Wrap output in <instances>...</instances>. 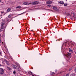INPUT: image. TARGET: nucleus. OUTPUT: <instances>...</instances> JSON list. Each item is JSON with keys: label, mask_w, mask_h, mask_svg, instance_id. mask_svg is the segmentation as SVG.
<instances>
[{"label": "nucleus", "mask_w": 76, "mask_h": 76, "mask_svg": "<svg viewBox=\"0 0 76 76\" xmlns=\"http://www.w3.org/2000/svg\"><path fill=\"white\" fill-rule=\"evenodd\" d=\"M70 76H76V74L75 73H73L71 74L70 75Z\"/></svg>", "instance_id": "15"}, {"label": "nucleus", "mask_w": 76, "mask_h": 76, "mask_svg": "<svg viewBox=\"0 0 76 76\" xmlns=\"http://www.w3.org/2000/svg\"><path fill=\"white\" fill-rule=\"evenodd\" d=\"M70 19H71V20H72V18H71Z\"/></svg>", "instance_id": "31"}, {"label": "nucleus", "mask_w": 76, "mask_h": 76, "mask_svg": "<svg viewBox=\"0 0 76 76\" xmlns=\"http://www.w3.org/2000/svg\"><path fill=\"white\" fill-rule=\"evenodd\" d=\"M52 75H54V72H52Z\"/></svg>", "instance_id": "26"}, {"label": "nucleus", "mask_w": 76, "mask_h": 76, "mask_svg": "<svg viewBox=\"0 0 76 76\" xmlns=\"http://www.w3.org/2000/svg\"><path fill=\"white\" fill-rule=\"evenodd\" d=\"M16 9H21V6H17L16 7Z\"/></svg>", "instance_id": "12"}, {"label": "nucleus", "mask_w": 76, "mask_h": 76, "mask_svg": "<svg viewBox=\"0 0 76 76\" xmlns=\"http://www.w3.org/2000/svg\"><path fill=\"white\" fill-rule=\"evenodd\" d=\"M1 13H4V12H1Z\"/></svg>", "instance_id": "29"}, {"label": "nucleus", "mask_w": 76, "mask_h": 76, "mask_svg": "<svg viewBox=\"0 0 76 76\" xmlns=\"http://www.w3.org/2000/svg\"><path fill=\"white\" fill-rule=\"evenodd\" d=\"M72 70V68H71L69 69V71H71V70Z\"/></svg>", "instance_id": "20"}, {"label": "nucleus", "mask_w": 76, "mask_h": 76, "mask_svg": "<svg viewBox=\"0 0 76 76\" xmlns=\"http://www.w3.org/2000/svg\"><path fill=\"white\" fill-rule=\"evenodd\" d=\"M33 4L34 5H35V4H37L38 3H39L37 1H35L33 2Z\"/></svg>", "instance_id": "7"}, {"label": "nucleus", "mask_w": 76, "mask_h": 76, "mask_svg": "<svg viewBox=\"0 0 76 76\" xmlns=\"http://www.w3.org/2000/svg\"><path fill=\"white\" fill-rule=\"evenodd\" d=\"M53 9L56 10V11H58V9H57V7L56 6H53Z\"/></svg>", "instance_id": "4"}, {"label": "nucleus", "mask_w": 76, "mask_h": 76, "mask_svg": "<svg viewBox=\"0 0 76 76\" xmlns=\"http://www.w3.org/2000/svg\"><path fill=\"white\" fill-rule=\"evenodd\" d=\"M13 73L14 74H15V73H16V72L15 71H14L13 72Z\"/></svg>", "instance_id": "25"}, {"label": "nucleus", "mask_w": 76, "mask_h": 76, "mask_svg": "<svg viewBox=\"0 0 76 76\" xmlns=\"http://www.w3.org/2000/svg\"><path fill=\"white\" fill-rule=\"evenodd\" d=\"M28 74H30V75H32V76H34V75L33 74L32 72H31V71H30L29 72H28Z\"/></svg>", "instance_id": "6"}, {"label": "nucleus", "mask_w": 76, "mask_h": 76, "mask_svg": "<svg viewBox=\"0 0 76 76\" xmlns=\"http://www.w3.org/2000/svg\"><path fill=\"white\" fill-rule=\"evenodd\" d=\"M4 73V70L2 68H0V74L2 75Z\"/></svg>", "instance_id": "2"}, {"label": "nucleus", "mask_w": 76, "mask_h": 76, "mask_svg": "<svg viewBox=\"0 0 76 76\" xmlns=\"http://www.w3.org/2000/svg\"><path fill=\"white\" fill-rule=\"evenodd\" d=\"M69 73H68L66 75V76H69Z\"/></svg>", "instance_id": "23"}, {"label": "nucleus", "mask_w": 76, "mask_h": 76, "mask_svg": "<svg viewBox=\"0 0 76 76\" xmlns=\"http://www.w3.org/2000/svg\"><path fill=\"white\" fill-rule=\"evenodd\" d=\"M48 6H49V7H51V5H47Z\"/></svg>", "instance_id": "24"}, {"label": "nucleus", "mask_w": 76, "mask_h": 76, "mask_svg": "<svg viewBox=\"0 0 76 76\" xmlns=\"http://www.w3.org/2000/svg\"><path fill=\"white\" fill-rule=\"evenodd\" d=\"M68 56H70L71 55V53H68Z\"/></svg>", "instance_id": "21"}, {"label": "nucleus", "mask_w": 76, "mask_h": 76, "mask_svg": "<svg viewBox=\"0 0 76 76\" xmlns=\"http://www.w3.org/2000/svg\"><path fill=\"white\" fill-rule=\"evenodd\" d=\"M6 63L7 64H8V65H9L10 64V63H9V62L7 61H6Z\"/></svg>", "instance_id": "17"}, {"label": "nucleus", "mask_w": 76, "mask_h": 76, "mask_svg": "<svg viewBox=\"0 0 76 76\" xmlns=\"http://www.w3.org/2000/svg\"><path fill=\"white\" fill-rule=\"evenodd\" d=\"M3 30V27H1V28L0 29V31L2 32Z\"/></svg>", "instance_id": "16"}, {"label": "nucleus", "mask_w": 76, "mask_h": 76, "mask_svg": "<svg viewBox=\"0 0 76 76\" xmlns=\"http://www.w3.org/2000/svg\"><path fill=\"white\" fill-rule=\"evenodd\" d=\"M11 16H12V14L10 15L8 17V19H9Z\"/></svg>", "instance_id": "14"}, {"label": "nucleus", "mask_w": 76, "mask_h": 76, "mask_svg": "<svg viewBox=\"0 0 76 76\" xmlns=\"http://www.w3.org/2000/svg\"><path fill=\"white\" fill-rule=\"evenodd\" d=\"M55 71V72H57V69H56Z\"/></svg>", "instance_id": "28"}, {"label": "nucleus", "mask_w": 76, "mask_h": 76, "mask_svg": "<svg viewBox=\"0 0 76 76\" xmlns=\"http://www.w3.org/2000/svg\"><path fill=\"white\" fill-rule=\"evenodd\" d=\"M11 10H12V8H8L7 10V12H9L11 11Z\"/></svg>", "instance_id": "5"}, {"label": "nucleus", "mask_w": 76, "mask_h": 76, "mask_svg": "<svg viewBox=\"0 0 76 76\" xmlns=\"http://www.w3.org/2000/svg\"><path fill=\"white\" fill-rule=\"evenodd\" d=\"M13 67L15 69H17V71H18V72H20V70L18 69H19V67L18 66L14 65L13 66Z\"/></svg>", "instance_id": "1"}, {"label": "nucleus", "mask_w": 76, "mask_h": 76, "mask_svg": "<svg viewBox=\"0 0 76 76\" xmlns=\"http://www.w3.org/2000/svg\"><path fill=\"white\" fill-rule=\"evenodd\" d=\"M72 16L73 17V18H76L75 15V14H74V13H72Z\"/></svg>", "instance_id": "11"}, {"label": "nucleus", "mask_w": 76, "mask_h": 76, "mask_svg": "<svg viewBox=\"0 0 76 76\" xmlns=\"http://www.w3.org/2000/svg\"><path fill=\"white\" fill-rule=\"evenodd\" d=\"M46 3L47 4H51L52 3V1H49L47 2Z\"/></svg>", "instance_id": "10"}, {"label": "nucleus", "mask_w": 76, "mask_h": 76, "mask_svg": "<svg viewBox=\"0 0 76 76\" xmlns=\"http://www.w3.org/2000/svg\"><path fill=\"white\" fill-rule=\"evenodd\" d=\"M65 15H66V16H69L70 15V14H69V13H65Z\"/></svg>", "instance_id": "13"}, {"label": "nucleus", "mask_w": 76, "mask_h": 76, "mask_svg": "<svg viewBox=\"0 0 76 76\" xmlns=\"http://www.w3.org/2000/svg\"><path fill=\"white\" fill-rule=\"evenodd\" d=\"M31 3H28V2H24L23 3V4L24 5H29V4H30Z\"/></svg>", "instance_id": "9"}, {"label": "nucleus", "mask_w": 76, "mask_h": 76, "mask_svg": "<svg viewBox=\"0 0 76 76\" xmlns=\"http://www.w3.org/2000/svg\"><path fill=\"white\" fill-rule=\"evenodd\" d=\"M69 52H70L71 53L72 51V50L70 49H69Z\"/></svg>", "instance_id": "19"}, {"label": "nucleus", "mask_w": 76, "mask_h": 76, "mask_svg": "<svg viewBox=\"0 0 76 76\" xmlns=\"http://www.w3.org/2000/svg\"><path fill=\"white\" fill-rule=\"evenodd\" d=\"M64 5L65 6H67V4H64Z\"/></svg>", "instance_id": "22"}, {"label": "nucleus", "mask_w": 76, "mask_h": 76, "mask_svg": "<svg viewBox=\"0 0 76 76\" xmlns=\"http://www.w3.org/2000/svg\"><path fill=\"white\" fill-rule=\"evenodd\" d=\"M0 55H1V53L0 52Z\"/></svg>", "instance_id": "27"}, {"label": "nucleus", "mask_w": 76, "mask_h": 76, "mask_svg": "<svg viewBox=\"0 0 76 76\" xmlns=\"http://www.w3.org/2000/svg\"><path fill=\"white\" fill-rule=\"evenodd\" d=\"M4 25H5L4 21H2L1 26V27H2V28H4Z\"/></svg>", "instance_id": "3"}, {"label": "nucleus", "mask_w": 76, "mask_h": 76, "mask_svg": "<svg viewBox=\"0 0 76 76\" xmlns=\"http://www.w3.org/2000/svg\"><path fill=\"white\" fill-rule=\"evenodd\" d=\"M7 69H8V70H11V68H10V67H8V66H7Z\"/></svg>", "instance_id": "18"}, {"label": "nucleus", "mask_w": 76, "mask_h": 76, "mask_svg": "<svg viewBox=\"0 0 76 76\" xmlns=\"http://www.w3.org/2000/svg\"><path fill=\"white\" fill-rule=\"evenodd\" d=\"M1 0H0V3H1Z\"/></svg>", "instance_id": "30"}, {"label": "nucleus", "mask_w": 76, "mask_h": 76, "mask_svg": "<svg viewBox=\"0 0 76 76\" xmlns=\"http://www.w3.org/2000/svg\"><path fill=\"white\" fill-rule=\"evenodd\" d=\"M58 3L61 4H64V2L63 1H61L59 2H58Z\"/></svg>", "instance_id": "8"}]
</instances>
